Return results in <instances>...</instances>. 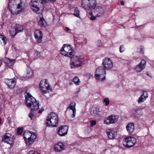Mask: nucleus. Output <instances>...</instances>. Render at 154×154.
<instances>
[{"instance_id":"f257e3e1","label":"nucleus","mask_w":154,"mask_h":154,"mask_svg":"<svg viewBox=\"0 0 154 154\" xmlns=\"http://www.w3.org/2000/svg\"><path fill=\"white\" fill-rule=\"evenodd\" d=\"M26 106L29 108L32 107L31 111L34 112L38 109V103L29 94L27 93L25 95Z\"/></svg>"},{"instance_id":"f03ea898","label":"nucleus","mask_w":154,"mask_h":154,"mask_svg":"<svg viewBox=\"0 0 154 154\" xmlns=\"http://www.w3.org/2000/svg\"><path fill=\"white\" fill-rule=\"evenodd\" d=\"M59 118L58 115L54 112L48 115L46 119V124L48 127L53 128L58 125Z\"/></svg>"},{"instance_id":"7ed1b4c3","label":"nucleus","mask_w":154,"mask_h":154,"mask_svg":"<svg viewBox=\"0 0 154 154\" xmlns=\"http://www.w3.org/2000/svg\"><path fill=\"white\" fill-rule=\"evenodd\" d=\"M72 57L70 62L71 68L81 67L83 65L85 61L84 57L74 55Z\"/></svg>"},{"instance_id":"20e7f679","label":"nucleus","mask_w":154,"mask_h":154,"mask_svg":"<svg viewBox=\"0 0 154 154\" xmlns=\"http://www.w3.org/2000/svg\"><path fill=\"white\" fill-rule=\"evenodd\" d=\"M60 51L62 55L71 58L74 55V51L73 47L69 45H63L60 49Z\"/></svg>"},{"instance_id":"39448f33","label":"nucleus","mask_w":154,"mask_h":154,"mask_svg":"<svg viewBox=\"0 0 154 154\" xmlns=\"http://www.w3.org/2000/svg\"><path fill=\"white\" fill-rule=\"evenodd\" d=\"M23 135L26 144L29 146L33 143L37 137L35 133H31L30 131L24 132Z\"/></svg>"},{"instance_id":"423d86ee","label":"nucleus","mask_w":154,"mask_h":154,"mask_svg":"<svg viewBox=\"0 0 154 154\" xmlns=\"http://www.w3.org/2000/svg\"><path fill=\"white\" fill-rule=\"evenodd\" d=\"M106 71L102 67H99L97 68L95 73V77L98 81H102L105 79Z\"/></svg>"},{"instance_id":"0eeeda50","label":"nucleus","mask_w":154,"mask_h":154,"mask_svg":"<svg viewBox=\"0 0 154 154\" xmlns=\"http://www.w3.org/2000/svg\"><path fill=\"white\" fill-rule=\"evenodd\" d=\"M39 87L41 91L44 93H47L51 91V88L48 83L47 79H43L42 80L39 84Z\"/></svg>"},{"instance_id":"6e6552de","label":"nucleus","mask_w":154,"mask_h":154,"mask_svg":"<svg viewBox=\"0 0 154 154\" xmlns=\"http://www.w3.org/2000/svg\"><path fill=\"white\" fill-rule=\"evenodd\" d=\"M96 5V0H82V5L85 9L94 8Z\"/></svg>"},{"instance_id":"1a4fd4ad","label":"nucleus","mask_w":154,"mask_h":154,"mask_svg":"<svg viewBox=\"0 0 154 154\" xmlns=\"http://www.w3.org/2000/svg\"><path fill=\"white\" fill-rule=\"evenodd\" d=\"M135 138L131 136L125 138L123 140V145L126 147H131L133 146L136 143Z\"/></svg>"},{"instance_id":"9d476101","label":"nucleus","mask_w":154,"mask_h":154,"mask_svg":"<svg viewBox=\"0 0 154 154\" xmlns=\"http://www.w3.org/2000/svg\"><path fill=\"white\" fill-rule=\"evenodd\" d=\"M13 136L9 133H7L2 136V140L5 143L11 144L13 142Z\"/></svg>"},{"instance_id":"9b49d317","label":"nucleus","mask_w":154,"mask_h":154,"mask_svg":"<svg viewBox=\"0 0 154 154\" xmlns=\"http://www.w3.org/2000/svg\"><path fill=\"white\" fill-rule=\"evenodd\" d=\"M119 117L116 115H111L109 116L107 119L104 120V123L109 124L116 122L118 119Z\"/></svg>"},{"instance_id":"f8f14e48","label":"nucleus","mask_w":154,"mask_h":154,"mask_svg":"<svg viewBox=\"0 0 154 154\" xmlns=\"http://www.w3.org/2000/svg\"><path fill=\"white\" fill-rule=\"evenodd\" d=\"M94 12V14L97 17H101L104 15L105 11L104 9L102 7L97 6L95 7Z\"/></svg>"},{"instance_id":"ddd939ff","label":"nucleus","mask_w":154,"mask_h":154,"mask_svg":"<svg viewBox=\"0 0 154 154\" xmlns=\"http://www.w3.org/2000/svg\"><path fill=\"white\" fill-rule=\"evenodd\" d=\"M103 64L104 67L106 69H109L113 67V63L111 60L108 58H106L103 60Z\"/></svg>"},{"instance_id":"4468645a","label":"nucleus","mask_w":154,"mask_h":154,"mask_svg":"<svg viewBox=\"0 0 154 154\" xmlns=\"http://www.w3.org/2000/svg\"><path fill=\"white\" fill-rule=\"evenodd\" d=\"M5 82L8 87L10 89L14 88L16 85V81L15 78L11 79H5Z\"/></svg>"},{"instance_id":"2eb2a0df","label":"nucleus","mask_w":154,"mask_h":154,"mask_svg":"<svg viewBox=\"0 0 154 154\" xmlns=\"http://www.w3.org/2000/svg\"><path fill=\"white\" fill-rule=\"evenodd\" d=\"M68 127L67 126H63L60 127L58 132V134L60 136H63L67 134Z\"/></svg>"},{"instance_id":"dca6fc26","label":"nucleus","mask_w":154,"mask_h":154,"mask_svg":"<svg viewBox=\"0 0 154 154\" xmlns=\"http://www.w3.org/2000/svg\"><path fill=\"white\" fill-rule=\"evenodd\" d=\"M16 8L17 9H19V10L14 11L13 12V14H18L21 12L22 11V2L21 0H16Z\"/></svg>"},{"instance_id":"f3484780","label":"nucleus","mask_w":154,"mask_h":154,"mask_svg":"<svg viewBox=\"0 0 154 154\" xmlns=\"http://www.w3.org/2000/svg\"><path fill=\"white\" fill-rule=\"evenodd\" d=\"M106 133L108 138L110 139L114 138L117 135V131L112 129H107Z\"/></svg>"},{"instance_id":"a211bd4d","label":"nucleus","mask_w":154,"mask_h":154,"mask_svg":"<svg viewBox=\"0 0 154 154\" xmlns=\"http://www.w3.org/2000/svg\"><path fill=\"white\" fill-rule=\"evenodd\" d=\"M31 5L32 6V9L33 11L37 14L38 10V0H32Z\"/></svg>"},{"instance_id":"6ab92c4d","label":"nucleus","mask_w":154,"mask_h":154,"mask_svg":"<svg viewBox=\"0 0 154 154\" xmlns=\"http://www.w3.org/2000/svg\"><path fill=\"white\" fill-rule=\"evenodd\" d=\"M64 146L62 143H58L54 145V149L55 152H60L64 149Z\"/></svg>"},{"instance_id":"aec40b11","label":"nucleus","mask_w":154,"mask_h":154,"mask_svg":"<svg viewBox=\"0 0 154 154\" xmlns=\"http://www.w3.org/2000/svg\"><path fill=\"white\" fill-rule=\"evenodd\" d=\"M146 61L144 60H142L139 64L137 65L135 68V70L137 72H140L143 70L145 67Z\"/></svg>"},{"instance_id":"412c9836","label":"nucleus","mask_w":154,"mask_h":154,"mask_svg":"<svg viewBox=\"0 0 154 154\" xmlns=\"http://www.w3.org/2000/svg\"><path fill=\"white\" fill-rule=\"evenodd\" d=\"M76 103L74 102H72L70 104L68 107V108L66 111H69L72 110L73 114L72 115V117H75L76 114Z\"/></svg>"},{"instance_id":"4be33fe9","label":"nucleus","mask_w":154,"mask_h":154,"mask_svg":"<svg viewBox=\"0 0 154 154\" xmlns=\"http://www.w3.org/2000/svg\"><path fill=\"white\" fill-rule=\"evenodd\" d=\"M126 128L128 134H131L134 129V124L133 123H128L126 127Z\"/></svg>"},{"instance_id":"5701e85b","label":"nucleus","mask_w":154,"mask_h":154,"mask_svg":"<svg viewBox=\"0 0 154 154\" xmlns=\"http://www.w3.org/2000/svg\"><path fill=\"white\" fill-rule=\"evenodd\" d=\"M16 0H9L8 3V6L12 14L14 12L13 9L16 5Z\"/></svg>"},{"instance_id":"b1692460","label":"nucleus","mask_w":154,"mask_h":154,"mask_svg":"<svg viewBox=\"0 0 154 154\" xmlns=\"http://www.w3.org/2000/svg\"><path fill=\"white\" fill-rule=\"evenodd\" d=\"M100 112L98 107L94 106L91 109L90 112L92 115L95 116L99 115Z\"/></svg>"},{"instance_id":"393cba45","label":"nucleus","mask_w":154,"mask_h":154,"mask_svg":"<svg viewBox=\"0 0 154 154\" xmlns=\"http://www.w3.org/2000/svg\"><path fill=\"white\" fill-rule=\"evenodd\" d=\"M4 62L8 65H13L15 63V60L10 59L8 57H5L4 60Z\"/></svg>"},{"instance_id":"a878e982","label":"nucleus","mask_w":154,"mask_h":154,"mask_svg":"<svg viewBox=\"0 0 154 154\" xmlns=\"http://www.w3.org/2000/svg\"><path fill=\"white\" fill-rule=\"evenodd\" d=\"M33 72L32 69L28 67L26 70V77L28 78H30L33 75Z\"/></svg>"},{"instance_id":"bb28decb","label":"nucleus","mask_w":154,"mask_h":154,"mask_svg":"<svg viewBox=\"0 0 154 154\" xmlns=\"http://www.w3.org/2000/svg\"><path fill=\"white\" fill-rule=\"evenodd\" d=\"M23 29V27L22 26L17 25L14 30V35H16L17 33L21 32Z\"/></svg>"},{"instance_id":"cd10ccee","label":"nucleus","mask_w":154,"mask_h":154,"mask_svg":"<svg viewBox=\"0 0 154 154\" xmlns=\"http://www.w3.org/2000/svg\"><path fill=\"white\" fill-rule=\"evenodd\" d=\"M39 24L44 27H46L47 25V23L42 17H40V20L39 21Z\"/></svg>"},{"instance_id":"c85d7f7f","label":"nucleus","mask_w":154,"mask_h":154,"mask_svg":"<svg viewBox=\"0 0 154 154\" xmlns=\"http://www.w3.org/2000/svg\"><path fill=\"white\" fill-rule=\"evenodd\" d=\"M134 113H137V116L133 115L135 117L138 118L142 116L143 115V112L142 111L140 110L139 109H138V110L136 111H134Z\"/></svg>"},{"instance_id":"c756f323","label":"nucleus","mask_w":154,"mask_h":154,"mask_svg":"<svg viewBox=\"0 0 154 154\" xmlns=\"http://www.w3.org/2000/svg\"><path fill=\"white\" fill-rule=\"evenodd\" d=\"M72 82L74 83L76 85H78L80 83V81L79 78L77 76H75L72 80Z\"/></svg>"},{"instance_id":"7c9ffc66","label":"nucleus","mask_w":154,"mask_h":154,"mask_svg":"<svg viewBox=\"0 0 154 154\" xmlns=\"http://www.w3.org/2000/svg\"><path fill=\"white\" fill-rule=\"evenodd\" d=\"M73 14L77 17L80 18L79 16L80 11L79 10L78 8H75L74 11V13Z\"/></svg>"},{"instance_id":"2f4dec72","label":"nucleus","mask_w":154,"mask_h":154,"mask_svg":"<svg viewBox=\"0 0 154 154\" xmlns=\"http://www.w3.org/2000/svg\"><path fill=\"white\" fill-rule=\"evenodd\" d=\"M23 128L22 127L18 128L17 131V134L18 135L21 134L23 132Z\"/></svg>"},{"instance_id":"473e14b6","label":"nucleus","mask_w":154,"mask_h":154,"mask_svg":"<svg viewBox=\"0 0 154 154\" xmlns=\"http://www.w3.org/2000/svg\"><path fill=\"white\" fill-rule=\"evenodd\" d=\"M138 110V109H133L131 111V116L132 117H133V118H136V117H134L133 115H134L135 116H137V113H133V112L134 111H137Z\"/></svg>"},{"instance_id":"72a5a7b5","label":"nucleus","mask_w":154,"mask_h":154,"mask_svg":"<svg viewBox=\"0 0 154 154\" xmlns=\"http://www.w3.org/2000/svg\"><path fill=\"white\" fill-rule=\"evenodd\" d=\"M89 14L91 16L90 17H89L90 19L91 20H94L96 19V16L93 15V13L92 12H90L89 13Z\"/></svg>"},{"instance_id":"f704fd0d","label":"nucleus","mask_w":154,"mask_h":154,"mask_svg":"<svg viewBox=\"0 0 154 154\" xmlns=\"http://www.w3.org/2000/svg\"><path fill=\"white\" fill-rule=\"evenodd\" d=\"M146 98L143 97L141 95L140 97L139 98L138 100V102L139 103H141L143 102L146 99Z\"/></svg>"},{"instance_id":"c9c22d12","label":"nucleus","mask_w":154,"mask_h":154,"mask_svg":"<svg viewBox=\"0 0 154 154\" xmlns=\"http://www.w3.org/2000/svg\"><path fill=\"white\" fill-rule=\"evenodd\" d=\"M103 102L105 103L106 106H108L109 104V100L108 98H106L103 100Z\"/></svg>"},{"instance_id":"e433bc0d","label":"nucleus","mask_w":154,"mask_h":154,"mask_svg":"<svg viewBox=\"0 0 154 154\" xmlns=\"http://www.w3.org/2000/svg\"><path fill=\"white\" fill-rule=\"evenodd\" d=\"M90 122L91 123L90 126L91 127H93L96 124V122L95 120H91L90 121Z\"/></svg>"},{"instance_id":"4c0bfd02","label":"nucleus","mask_w":154,"mask_h":154,"mask_svg":"<svg viewBox=\"0 0 154 154\" xmlns=\"http://www.w3.org/2000/svg\"><path fill=\"white\" fill-rule=\"evenodd\" d=\"M39 34L40 35L39 36V43L41 42H42V39L43 37V34L42 32L39 31Z\"/></svg>"},{"instance_id":"58836bf2","label":"nucleus","mask_w":154,"mask_h":154,"mask_svg":"<svg viewBox=\"0 0 154 154\" xmlns=\"http://www.w3.org/2000/svg\"><path fill=\"white\" fill-rule=\"evenodd\" d=\"M144 97L146 98L148 97V94L146 91H144L143 92V94L142 95Z\"/></svg>"},{"instance_id":"ea45409f","label":"nucleus","mask_w":154,"mask_h":154,"mask_svg":"<svg viewBox=\"0 0 154 154\" xmlns=\"http://www.w3.org/2000/svg\"><path fill=\"white\" fill-rule=\"evenodd\" d=\"M38 30H36L34 32V35L36 38L38 39Z\"/></svg>"},{"instance_id":"a19ab883","label":"nucleus","mask_w":154,"mask_h":154,"mask_svg":"<svg viewBox=\"0 0 154 154\" xmlns=\"http://www.w3.org/2000/svg\"><path fill=\"white\" fill-rule=\"evenodd\" d=\"M14 30H11L10 32L11 35V37L12 38H14L15 36L16 35H14Z\"/></svg>"},{"instance_id":"79ce46f5","label":"nucleus","mask_w":154,"mask_h":154,"mask_svg":"<svg viewBox=\"0 0 154 154\" xmlns=\"http://www.w3.org/2000/svg\"><path fill=\"white\" fill-rule=\"evenodd\" d=\"M96 44L97 46L98 47L102 45V43L100 40H98Z\"/></svg>"},{"instance_id":"37998d69","label":"nucleus","mask_w":154,"mask_h":154,"mask_svg":"<svg viewBox=\"0 0 154 154\" xmlns=\"http://www.w3.org/2000/svg\"><path fill=\"white\" fill-rule=\"evenodd\" d=\"M31 112H30L29 114V116L31 120H32V118L34 117V114L33 113H32V112H32L31 111Z\"/></svg>"},{"instance_id":"c03bdc74","label":"nucleus","mask_w":154,"mask_h":154,"mask_svg":"<svg viewBox=\"0 0 154 154\" xmlns=\"http://www.w3.org/2000/svg\"><path fill=\"white\" fill-rule=\"evenodd\" d=\"M125 48H124V46L123 45H122L121 46L120 48L119 51L120 52H122L124 51Z\"/></svg>"},{"instance_id":"a18cd8bd","label":"nucleus","mask_w":154,"mask_h":154,"mask_svg":"<svg viewBox=\"0 0 154 154\" xmlns=\"http://www.w3.org/2000/svg\"><path fill=\"white\" fill-rule=\"evenodd\" d=\"M27 154H38V153L37 152H35L34 151H30L28 152Z\"/></svg>"},{"instance_id":"49530a36","label":"nucleus","mask_w":154,"mask_h":154,"mask_svg":"<svg viewBox=\"0 0 154 154\" xmlns=\"http://www.w3.org/2000/svg\"><path fill=\"white\" fill-rule=\"evenodd\" d=\"M2 39L3 41L4 45H5L6 43V41L7 40V39L4 36Z\"/></svg>"},{"instance_id":"de8ad7c7","label":"nucleus","mask_w":154,"mask_h":154,"mask_svg":"<svg viewBox=\"0 0 154 154\" xmlns=\"http://www.w3.org/2000/svg\"><path fill=\"white\" fill-rule=\"evenodd\" d=\"M44 110V109L43 108L41 109L40 110H39V113H41Z\"/></svg>"},{"instance_id":"09e8293b","label":"nucleus","mask_w":154,"mask_h":154,"mask_svg":"<svg viewBox=\"0 0 154 154\" xmlns=\"http://www.w3.org/2000/svg\"><path fill=\"white\" fill-rule=\"evenodd\" d=\"M41 0L42 1L41 2V3L42 4L43 3V2H47L48 1V0Z\"/></svg>"},{"instance_id":"8fccbe9b","label":"nucleus","mask_w":154,"mask_h":154,"mask_svg":"<svg viewBox=\"0 0 154 154\" xmlns=\"http://www.w3.org/2000/svg\"><path fill=\"white\" fill-rule=\"evenodd\" d=\"M120 4L122 5H124V3L123 1H121L120 2Z\"/></svg>"},{"instance_id":"3c124183","label":"nucleus","mask_w":154,"mask_h":154,"mask_svg":"<svg viewBox=\"0 0 154 154\" xmlns=\"http://www.w3.org/2000/svg\"><path fill=\"white\" fill-rule=\"evenodd\" d=\"M65 30L66 31H68L69 30V29L67 27H66L65 28Z\"/></svg>"},{"instance_id":"603ef678","label":"nucleus","mask_w":154,"mask_h":154,"mask_svg":"<svg viewBox=\"0 0 154 154\" xmlns=\"http://www.w3.org/2000/svg\"><path fill=\"white\" fill-rule=\"evenodd\" d=\"M4 37V36L2 35H0V38L2 39L3 37Z\"/></svg>"},{"instance_id":"864d4df0","label":"nucleus","mask_w":154,"mask_h":154,"mask_svg":"<svg viewBox=\"0 0 154 154\" xmlns=\"http://www.w3.org/2000/svg\"><path fill=\"white\" fill-rule=\"evenodd\" d=\"M2 62L1 60H0V66H1V65H2Z\"/></svg>"},{"instance_id":"5fc2aeb1","label":"nucleus","mask_w":154,"mask_h":154,"mask_svg":"<svg viewBox=\"0 0 154 154\" xmlns=\"http://www.w3.org/2000/svg\"><path fill=\"white\" fill-rule=\"evenodd\" d=\"M38 54V51H37V52H35V53L34 54H35H35H36V55H37V54Z\"/></svg>"},{"instance_id":"6e6d98bb","label":"nucleus","mask_w":154,"mask_h":154,"mask_svg":"<svg viewBox=\"0 0 154 154\" xmlns=\"http://www.w3.org/2000/svg\"><path fill=\"white\" fill-rule=\"evenodd\" d=\"M1 120H2V119L1 118H0V124L1 123Z\"/></svg>"},{"instance_id":"4d7b16f0","label":"nucleus","mask_w":154,"mask_h":154,"mask_svg":"<svg viewBox=\"0 0 154 154\" xmlns=\"http://www.w3.org/2000/svg\"><path fill=\"white\" fill-rule=\"evenodd\" d=\"M142 49L141 50H142ZM140 52V53H143V51H142V50H141L140 51H139Z\"/></svg>"},{"instance_id":"13d9d810","label":"nucleus","mask_w":154,"mask_h":154,"mask_svg":"<svg viewBox=\"0 0 154 154\" xmlns=\"http://www.w3.org/2000/svg\"><path fill=\"white\" fill-rule=\"evenodd\" d=\"M39 154H40L39 153Z\"/></svg>"}]
</instances>
